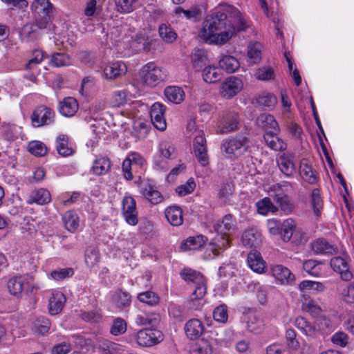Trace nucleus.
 <instances>
[{
    "mask_svg": "<svg viewBox=\"0 0 354 354\" xmlns=\"http://www.w3.org/2000/svg\"><path fill=\"white\" fill-rule=\"evenodd\" d=\"M234 10L229 5L221 6L206 17L199 36L209 44H224L235 34V28L227 19V14Z\"/></svg>",
    "mask_w": 354,
    "mask_h": 354,
    "instance_id": "f257e3e1",
    "label": "nucleus"
},
{
    "mask_svg": "<svg viewBox=\"0 0 354 354\" xmlns=\"http://www.w3.org/2000/svg\"><path fill=\"white\" fill-rule=\"evenodd\" d=\"M250 140L246 132H241L234 136L224 139L221 149L226 157L236 160L243 156L250 149Z\"/></svg>",
    "mask_w": 354,
    "mask_h": 354,
    "instance_id": "f03ea898",
    "label": "nucleus"
},
{
    "mask_svg": "<svg viewBox=\"0 0 354 354\" xmlns=\"http://www.w3.org/2000/svg\"><path fill=\"white\" fill-rule=\"evenodd\" d=\"M180 275L183 280L194 286V290L190 295L191 299H202L207 292L206 280L204 276L191 268H184L180 271Z\"/></svg>",
    "mask_w": 354,
    "mask_h": 354,
    "instance_id": "7ed1b4c3",
    "label": "nucleus"
},
{
    "mask_svg": "<svg viewBox=\"0 0 354 354\" xmlns=\"http://www.w3.org/2000/svg\"><path fill=\"white\" fill-rule=\"evenodd\" d=\"M140 77L142 82L148 86L153 87L162 82L167 77L162 68L156 66L153 62L145 64L141 71Z\"/></svg>",
    "mask_w": 354,
    "mask_h": 354,
    "instance_id": "20e7f679",
    "label": "nucleus"
},
{
    "mask_svg": "<svg viewBox=\"0 0 354 354\" xmlns=\"http://www.w3.org/2000/svg\"><path fill=\"white\" fill-rule=\"evenodd\" d=\"M176 157L174 145L167 140L161 141L158 147V154L154 158V164L160 169L167 170L166 160Z\"/></svg>",
    "mask_w": 354,
    "mask_h": 354,
    "instance_id": "39448f33",
    "label": "nucleus"
},
{
    "mask_svg": "<svg viewBox=\"0 0 354 354\" xmlns=\"http://www.w3.org/2000/svg\"><path fill=\"white\" fill-rule=\"evenodd\" d=\"M163 340V334L156 328H145L139 330L136 335L137 343L141 346L149 347Z\"/></svg>",
    "mask_w": 354,
    "mask_h": 354,
    "instance_id": "423d86ee",
    "label": "nucleus"
},
{
    "mask_svg": "<svg viewBox=\"0 0 354 354\" xmlns=\"http://www.w3.org/2000/svg\"><path fill=\"white\" fill-rule=\"evenodd\" d=\"M218 127L222 134L230 133L241 129V123L238 113L230 111L219 120Z\"/></svg>",
    "mask_w": 354,
    "mask_h": 354,
    "instance_id": "0eeeda50",
    "label": "nucleus"
},
{
    "mask_svg": "<svg viewBox=\"0 0 354 354\" xmlns=\"http://www.w3.org/2000/svg\"><path fill=\"white\" fill-rule=\"evenodd\" d=\"M145 162V159L138 153H130L123 161L122 166L124 178L128 180H132L133 178V171H136L142 168Z\"/></svg>",
    "mask_w": 354,
    "mask_h": 354,
    "instance_id": "6e6552de",
    "label": "nucleus"
},
{
    "mask_svg": "<svg viewBox=\"0 0 354 354\" xmlns=\"http://www.w3.org/2000/svg\"><path fill=\"white\" fill-rule=\"evenodd\" d=\"M122 214L125 221L135 226L138 223V212L135 199L131 196H125L122 201Z\"/></svg>",
    "mask_w": 354,
    "mask_h": 354,
    "instance_id": "1a4fd4ad",
    "label": "nucleus"
},
{
    "mask_svg": "<svg viewBox=\"0 0 354 354\" xmlns=\"http://www.w3.org/2000/svg\"><path fill=\"white\" fill-rule=\"evenodd\" d=\"M277 166L281 172L288 178H292L297 171L295 163V155L291 153H281L276 159Z\"/></svg>",
    "mask_w": 354,
    "mask_h": 354,
    "instance_id": "9d476101",
    "label": "nucleus"
},
{
    "mask_svg": "<svg viewBox=\"0 0 354 354\" xmlns=\"http://www.w3.org/2000/svg\"><path fill=\"white\" fill-rule=\"evenodd\" d=\"M194 154L201 164L205 166L208 164L207 149L206 146V139L203 133L201 131L196 132L193 143Z\"/></svg>",
    "mask_w": 354,
    "mask_h": 354,
    "instance_id": "9b49d317",
    "label": "nucleus"
},
{
    "mask_svg": "<svg viewBox=\"0 0 354 354\" xmlns=\"http://www.w3.org/2000/svg\"><path fill=\"white\" fill-rule=\"evenodd\" d=\"M54 112L50 108L39 106L34 110L31 115L32 124L35 127L48 125L52 122Z\"/></svg>",
    "mask_w": 354,
    "mask_h": 354,
    "instance_id": "f8f14e48",
    "label": "nucleus"
},
{
    "mask_svg": "<svg viewBox=\"0 0 354 354\" xmlns=\"http://www.w3.org/2000/svg\"><path fill=\"white\" fill-rule=\"evenodd\" d=\"M243 88V82L239 77L231 76L226 79L221 85V95L230 99L239 93Z\"/></svg>",
    "mask_w": 354,
    "mask_h": 354,
    "instance_id": "ddd939ff",
    "label": "nucleus"
},
{
    "mask_svg": "<svg viewBox=\"0 0 354 354\" xmlns=\"http://www.w3.org/2000/svg\"><path fill=\"white\" fill-rule=\"evenodd\" d=\"M348 259V257L345 256L333 257L330 260V266L334 271L339 272L344 281H350L353 278V274L349 270Z\"/></svg>",
    "mask_w": 354,
    "mask_h": 354,
    "instance_id": "4468645a",
    "label": "nucleus"
},
{
    "mask_svg": "<svg viewBox=\"0 0 354 354\" xmlns=\"http://www.w3.org/2000/svg\"><path fill=\"white\" fill-rule=\"evenodd\" d=\"M310 248L315 254L333 255L337 252L336 245L324 238H319L312 241Z\"/></svg>",
    "mask_w": 354,
    "mask_h": 354,
    "instance_id": "2eb2a0df",
    "label": "nucleus"
},
{
    "mask_svg": "<svg viewBox=\"0 0 354 354\" xmlns=\"http://www.w3.org/2000/svg\"><path fill=\"white\" fill-rule=\"evenodd\" d=\"M295 325L309 340L317 338L319 334L318 329L303 317H297Z\"/></svg>",
    "mask_w": 354,
    "mask_h": 354,
    "instance_id": "dca6fc26",
    "label": "nucleus"
},
{
    "mask_svg": "<svg viewBox=\"0 0 354 354\" xmlns=\"http://www.w3.org/2000/svg\"><path fill=\"white\" fill-rule=\"evenodd\" d=\"M135 322L139 326L155 328L160 322V315L155 312L149 313H140L136 316Z\"/></svg>",
    "mask_w": 354,
    "mask_h": 354,
    "instance_id": "f3484780",
    "label": "nucleus"
},
{
    "mask_svg": "<svg viewBox=\"0 0 354 354\" xmlns=\"http://www.w3.org/2000/svg\"><path fill=\"white\" fill-rule=\"evenodd\" d=\"M216 233L229 234L236 229L233 216L230 214L225 215L221 219L218 220L213 226Z\"/></svg>",
    "mask_w": 354,
    "mask_h": 354,
    "instance_id": "a211bd4d",
    "label": "nucleus"
},
{
    "mask_svg": "<svg viewBox=\"0 0 354 354\" xmlns=\"http://www.w3.org/2000/svg\"><path fill=\"white\" fill-rule=\"evenodd\" d=\"M209 244L212 252L218 255L230 246L229 234L217 233Z\"/></svg>",
    "mask_w": 354,
    "mask_h": 354,
    "instance_id": "6ab92c4d",
    "label": "nucleus"
},
{
    "mask_svg": "<svg viewBox=\"0 0 354 354\" xmlns=\"http://www.w3.org/2000/svg\"><path fill=\"white\" fill-rule=\"evenodd\" d=\"M202 322L198 319L189 320L185 326V332L188 338L194 339L199 337L204 331Z\"/></svg>",
    "mask_w": 354,
    "mask_h": 354,
    "instance_id": "aec40b11",
    "label": "nucleus"
},
{
    "mask_svg": "<svg viewBox=\"0 0 354 354\" xmlns=\"http://www.w3.org/2000/svg\"><path fill=\"white\" fill-rule=\"evenodd\" d=\"M130 47L136 53L149 52L151 50V41L147 35L138 34L130 41Z\"/></svg>",
    "mask_w": 354,
    "mask_h": 354,
    "instance_id": "412c9836",
    "label": "nucleus"
},
{
    "mask_svg": "<svg viewBox=\"0 0 354 354\" xmlns=\"http://www.w3.org/2000/svg\"><path fill=\"white\" fill-rule=\"evenodd\" d=\"M272 276L281 283H288L294 280V275L290 270L282 265H275L272 267Z\"/></svg>",
    "mask_w": 354,
    "mask_h": 354,
    "instance_id": "4be33fe9",
    "label": "nucleus"
},
{
    "mask_svg": "<svg viewBox=\"0 0 354 354\" xmlns=\"http://www.w3.org/2000/svg\"><path fill=\"white\" fill-rule=\"evenodd\" d=\"M66 301V297L62 292L59 291L53 292L49 299L48 308L50 313L53 315L58 314L62 310Z\"/></svg>",
    "mask_w": 354,
    "mask_h": 354,
    "instance_id": "5701e85b",
    "label": "nucleus"
},
{
    "mask_svg": "<svg viewBox=\"0 0 354 354\" xmlns=\"http://www.w3.org/2000/svg\"><path fill=\"white\" fill-rule=\"evenodd\" d=\"M127 66L122 62H115L106 66L104 69V75L106 79H115L120 75L125 73Z\"/></svg>",
    "mask_w": 354,
    "mask_h": 354,
    "instance_id": "b1692460",
    "label": "nucleus"
},
{
    "mask_svg": "<svg viewBox=\"0 0 354 354\" xmlns=\"http://www.w3.org/2000/svg\"><path fill=\"white\" fill-rule=\"evenodd\" d=\"M165 217L173 226H180L183 223V211L178 206H170L165 209Z\"/></svg>",
    "mask_w": 354,
    "mask_h": 354,
    "instance_id": "393cba45",
    "label": "nucleus"
},
{
    "mask_svg": "<svg viewBox=\"0 0 354 354\" xmlns=\"http://www.w3.org/2000/svg\"><path fill=\"white\" fill-rule=\"evenodd\" d=\"M248 264L249 267L257 273H261L265 268L264 261L261 253L257 250H252L248 255Z\"/></svg>",
    "mask_w": 354,
    "mask_h": 354,
    "instance_id": "a878e982",
    "label": "nucleus"
},
{
    "mask_svg": "<svg viewBox=\"0 0 354 354\" xmlns=\"http://www.w3.org/2000/svg\"><path fill=\"white\" fill-rule=\"evenodd\" d=\"M207 239L203 235L189 236L182 242L181 249L186 250H196L200 249L206 242Z\"/></svg>",
    "mask_w": 354,
    "mask_h": 354,
    "instance_id": "bb28decb",
    "label": "nucleus"
},
{
    "mask_svg": "<svg viewBox=\"0 0 354 354\" xmlns=\"http://www.w3.org/2000/svg\"><path fill=\"white\" fill-rule=\"evenodd\" d=\"M241 241L245 247H257L261 242V234L255 229H248L243 232Z\"/></svg>",
    "mask_w": 354,
    "mask_h": 354,
    "instance_id": "cd10ccee",
    "label": "nucleus"
},
{
    "mask_svg": "<svg viewBox=\"0 0 354 354\" xmlns=\"http://www.w3.org/2000/svg\"><path fill=\"white\" fill-rule=\"evenodd\" d=\"M300 175L302 178L310 184H315L317 181L316 172L313 169L312 167L308 164L306 159H303L300 162Z\"/></svg>",
    "mask_w": 354,
    "mask_h": 354,
    "instance_id": "c85d7f7f",
    "label": "nucleus"
},
{
    "mask_svg": "<svg viewBox=\"0 0 354 354\" xmlns=\"http://www.w3.org/2000/svg\"><path fill=\"white\" fill-rule=\"evenodd\" d=\"M31 7L35 15H51L54 9L53 3L49 0H35Z\"/></svg>",
    "mask_w": 354,
    "mask_h": 354,
    "instance_id": "c756f323",
    "label": "nucleus"
},
{
    "mask_svg": "<svg viewBox=\"0 0 354 354\" xmlns=\"http://www.w3.org/2000/svg\"><path fill=\"white\" fill-rule=\"evenodd\" d=\"M272 198L278 204L281 211L285 214H290L292 212L294 206L289 196L283 193H275Z\"/></svg>",
    "mask_w": 354,
    "mask_h": 354,
    "instance_id": "7c9ffc66",
    "label": "nucleus"
},
{
    "mask_svg": "<svg viewBox=\"0 0 354 354\" xmlns=\"http://www.w3.org/2000/svg\"><path fill=\"white\" fill-rule=\"evenodd\" d=\"M193 68L196 71H201L207 67L208 59L205 53L201 50H195L191 55Z\"/></svg>",
    "mask_w": 354,
    "mask_h": 354,
    "instance_id": "2f4dec72",
    "label": "nucleus"
},
{
    "mask_svg": "<svg viewBox=\"0 0 354 354\" xmlns=\"http://www.w3.org/2000/svg\"><path fill=\"white\" fill-rule=\"evenodd\" d=\"M50 201V194L45 189H39L33 192L28 200V204L37 203L38 205L47 204Z\"/></svg>",
    "mask_w": 354,
    "mask_h": 354,
    "instance_id": "473e14b6",
    "label": "nucleus"
},
{
    "mask_svg": "<svg viewBox=\"0 0 354 354\" xmlns=\"http://www.w3.org/2000/svg\"><path fill=\"white\" fill-rule=\"evenodd\" d=\"M165 95L169 102L179 104L183 101L185 93L180 87L172 86L165 89Z\"/></svg>",
    "mask_w": 354,
    "mask_h": 354,
    "instance_id": "72a5a7b5",
    "label": "nucleus"
},
{
    "mask_svg": "<svg viewBox=\"0 0 354 354\" xmlns=\"http://www.w3.org/2000/svg\"><path fill=\"white\" fill-rule=\"evenodd\" d=\"M78 315L83 321L91 324L100 323L102 320V311L98 308L90 310H80Z\"/></svg>",
    "mask_w": 354,
    "mask_h": 354,
    "instance_id": "f704fd0d",
    "label": "nucleus"
},
{
    "mask_svg": "<svg viewBox=\"0 0 354 354\" xmlns=\"http://www.w3.org/2000/svg\"><path fill=\"white\" fill-rule=\"evenodd\" d=\"M220 69L225 71L227 73H234L239 69V61L233 56L225 55L219 60Z\"/></svg>",
    "mask_w": 354,
    "mask_h": 354,
    "instance_id": "c9c22d12",
    "label": "nucleus"
},
{
    "mask_svg": "<svg viewBox=\"0 0 354 354\" xmlns=\"http://www.w3.org/2000/svg\"><path fill=\"white\" fill-rule=\"evenodd\" d=\"M223 73L218 68L214 66L205 67L203 71V78L204 81L209 84H213L221 80Z\"/></svg>",
    "mask_w": 354,
    "mask_h": 354,
    "instance_id": "e433bc0d",
    "label": "nucleus"
},
{
    "mask_svg": "<svg viewBox=\"0 0 354 354\" xmlns=\"http://www.w3.org/2000/svg\"><path fill=\"white\" fill-rule=\"evenodd\" d=\"M111 168V162L106 157H98L94 162L92 167V171L95 175L100 176L105 174Z\"/></svg>",
    "mask_w": 354,
    "mask_h": 354,
    "instance_id": "4c0bfd02",
    "label": "nucleus"
},
{
    "mask_svg": "<svg viewBox=\"0 0 354 354\" xmlns=\"http://www.w3.org/2000/svg\"><path fill=\"white\" fill-rule=\"evenodd\" d=\"M243 321L246 323V328L248 331L258 333L261 328V322L257 318L252 312H249L244 315Z\"/></svg>",
    "mask_w": 354,
    "mask_h": 354,
    "instance_id": "58836bf2",
    "label": "nucleus"
},
{
    "mask_svg": "<svg viewBox=\"0 0 354 354\" xmlns=\"http://www.w3.org/2000/svg\"><path fill=\"white\" fill-rule=\"evenodd\" d=\"M142 194L152 205L159 204L164 200V197L161 193L151 185L142 188Z\"/></svg>",
    "mask_w": 354,
    "mask_h": 354,
    "instance_id": "ea45409f",
    "label": "nucleus"
},
{
    "mask_svg": "<svg viewBox=\"0 0 354 354\" xmlns=\"http://www.w3.org/2000/svg\"><path fill=\"white\" fill-rule=\"evenodd\" d=\"M256 206L258 212L262 215H267L269 212L275 213L278 211V207L272 203L269 197H265L257 202Z\"/></svg>",
    "mask_w": 354,
    "mask_h": 354,
    "instance_id": "a19ab883",
    "label": "nucleus"
},
{
    "mask_svg": "<svg viewBox=\"0 0 354 354\" xmlns=\"http://www.w3.org/2000/svg\"><path fill=\"white\" fill-rule=\"evenodd\" d=\"M113 299L115 306L120 309L129 307L131 302V297L129 293L121 290H117L115 292Z\"/></svg>",
    "mask_w": 354,
    "mask_h": 354,
    "instance_id": "79ce46f5",
    "label": "nucleus"
},
{
    "mask_svg": "<svg viewBox=\"0 0 354 354\" xmlns=\"http://www.w3.org/2000/svg\"><path fill=\"white\" fill-rule=\"evenodd\" d=\"M299 287L301 291L308 292L313 294L322 292L325 288V286L322 283L309 280H304L301 281Z\"/></svg>",
    "mask_w": 354,
    "mask_h": 354,
    "instance_id": "37998d69",
    "label": "nucleus"
},
{
    "mask_svg": "<svg viewBox=\"0 0 354 354\" xmlns=\"http://www.w3.org/2000/svg\"><path fill=\"white\" fill-rule=\"evenodd\" d=\"M137 298L140 302L150 306H157L160 300L158 295L151 290L139 293Z\"/></svg>",
    "mask_w": 354,
    "mask_h": 354,
    "instance_id": "c03bdc74",
    "label": "nucleus"
},
{
    "mask_svg": "<svg viewBox=\"0 0 354 354\" xmlns=\"http://www.w3.org/2000/svg\"><path fill=\"white\" fill-rule=\"evenodd\" d=\"M158 33L161 39L167 43H173L177 38V34L171 26L165 24L160 25Z\"/></svg>",
    "mask_w": 354,
    "mask_h": 354,
    "instance_id": "a18cd8bd",
    "label": "nucleus"
},
{
    "mask_svg": "<svg viewBox=\"0 0 354 354\" xmlns=\"http://www.w3.org/2000/svg\"><path fill=\"white\" fill-rule=\"evenodd\" d=\"M231 14L234 15V23L236 26L232 24L235 28V32L236 31H242L246 30L250 26V21H249L245 16H243L238 10L234 7V10L230 12Z\"/></svg>",
    "mask_w": 354,
    "mask_h": 354,
    "instance_id": "49530a36",
    "label": "nucleus"
},
{
    "mask_svg": "<svg viewBox=\"0 0 354 354\" xmlns=\"http://www.w3.org/2000/svg\"><path fill=\"white\" fill-rule=\"evenodd\" d=\"M24 280L22 277H16L10 279L7 283L9 292L15 296H19L23 291Z\"/></svg>",
    "mask_w": 354,
    "mask_h": 354,
    "instance_id": "de8ad7c7",
    "label": "nucleus"
},
{
    "mask_svg": "<svg viewBox=\"0 0 354 354\" xmlns=\"http://www.w3.org/2000/svg\"><path fill=\"white\" fill-rule=\"evenodd\" d=\"M279 131H268L266 132L263 135V138L266 145L274 150H279L281 149V140L277 137V133Z\"/></svg>",
    "mask_w": 354,
    "mask_h": 354,
    "instance_id": "09e8293b",
    "label": "nucleus"
},
{
    "mask_svg": "<svg viewBox=\"0 0 354 354\" xmlns=\"http://www.w3.org/2000/svg\"><path fill=\"white\" fill-rule=\"evenodd\" d=\"M311 205L315 214L319 217L323 208V200L318 189H313L312 191Z\"/></svg>",
    "mask_w": 354,
    "mask_h": 354,
    "instance_id": "8fccbe9b",
    "label": "nucleus"
},
{
    "mask_svg": "<svg viewBox=\"0 0 354 354\" xmlns=\"http://www.w3.org/2000/svg\"><path fill=\"white\" fill-rule=\"evenodd\" d=\"M295 227L296 225L292 219H287L283 223L280 234L283 241L287 242L290 240Z\"/></svg>",
    "mask_w": 354,
    "mask_h": 354,
    "instance_id": "3c124183",
    "label": "nucleus"
},
{
    "mask_svg": "<svg viewBox=\"0 0 354 354\" xmlns=\"http://www.w3.org/2000/svg\"><path fill=\"white\" fill-rule=\"evenodd\" d=\"M212 353L211 344L204 339L198 341L191 351V354H212Z\"/></svg>",
    "mask_w": 354,
    "mask_h": 354,
    "instance_id": "603ef678",
    "label": "nucleus"
},
{
    "mask_svg": "<svg viewBox=\"0 0 354 354\" xmlns=\"http://www.w3.org/2000/svg\"><path fill=\"white\" fill-rule=\"evenodd\" d=\"M214 319L219 323L225 324L228 319L227 306L225 304H220L213 311Z\"/></svg>",
    "mask_w": 354,
    "mask_h": 354,
    "instance_id": "864d4df0",
    "label": "nucleus"
},
{
    "mask_svg": "<svg viewBox=\"0 0 354 354\" xmlns=\"http://www.w3.org/2000/svg\"><path fill=\"white\" fill-rule=\"evenodd\" d=\"M100 258V252L94 247H88L85 252V262L89 267H92L99 262Z\"/></svg>",
    "mask_w": 354,
    "mask_h": 354,
    "instance_id": "5fc2aeb1",
    "label": "nucleus"
},
{
    "mask_svg": "<svg viewBox=\"0 0 354 354\" xmlns=\"http://www.w3.org/2000/svg\"><path fill=\"white\" fill-rule=\"evenodd\" d=\"M118 12L121 13H129L135 8V4L138 0H114Z\"/></svg>",
    "mask_w": 354,
    "mask_h": 354,
    "instance_id": "6e6d98bb",
    "label": "nucleus"
},
{
    "mask_svg": "<svg viewBox=\"0 0 354 354\" xmlns=\"http://www.w3.org/2000/svg\"><path fill=\"white\" fill-rule=\"evenodd\" d=\"M33 324L35 331L41 335H44L47 333L50 326L49 319L44 317H38Z\"/></svg>",
    "mask_w": 354,
    "mask_h": 354,
    "instance_id": "4d7b16f0",
    "label": "nucleus"
},
{
    "mask_svg": "<svg viewBox=\"0 0 354 354\" xmlns=\"http://www.w3.org/2000/svg\"><path fill=\"white\" fill-rule=\"evenodd\" d=\"M322 263L315 260L309 259L303 263L304 271L313 276H319L321 272L320 266Z\"/></svg>",
    "mask_w": 354,
    "mask_h": 354,
    "instance_id": "13d9d810",
    "label": "nucleus"
},
{
    "mask_svg": "<svg viewBox=\"0 0 354 354\" xmlns=\"http://www.w3.org/2000/svg\"><path fill=\"white\" fill-rule=\"evenodd\" d=\"M28 151L36 156H44L47 153V147L41 142L33 141L29 144Z\"/></svg>",
    "mask_w": 354,
    "mask_h": 354,
    "instance_id": "bf43d9fd",
    "label": "nucleus"
},
{
    "mask_svg": "<svg viewBox=\"0 0 354 354\" xmlns=\"http://www.w3.org/2000/svg\"><path fill=\"white\" fill-rule=\"evenodd\" d=\"M37 28L32 24H26L23 27V39L26 41H32L37 39Z\"/></svg>",
    "mask_w": 354,
    "mask_h": 354,
    "instance_id": "052dcab7",
    "label": "nucleus"
},
{
    "mask_svg": "<svg viewBox=\"0 0 354 354\" xmlns=\"http://www.w3.org/2000/svg\"><path fill=\"white\" fill-rule=\"evenodd\" d=\"M35 22L33 24L38 30L47 28L52 21L51 15H35Z\"/></svg>",
    "mask_w": 354,
    "mask_h": 354,
    "instance_id": "680f3d73",
    "label": "nucleus"
},
{
    "mask_svg": "<svg viewBox=\"0 0 354 354\" xmlns=\"http://www.w3.org/2000/svg\"><path fill=\"white\" fill-rule=\"evenodd\" d=\"M248 56L251 62L256 64L259 62L261 58V45L256 43L248 47Z\"/></svg>",
    "mask_w": 354,
    "mask_h": 354,
    "instance_id": "e2e57ef3",
    "label": "nucleus"
},
{
    "mask_svg": "<svg viewBox=\"0 0 354 354\" xmlns=\"http://www.w3.org/2000/svg\"><path fill=\"white\" fill-rule=\"evenodd\" d=\"M297 334L295 330L292 328H288L286 332V340L287 346L290 349L297 350L300 344L299 341L296 339Z\"/></svg>",
    "mask_w": 354,
    "mask_h": 354,
    "instance_id": "0e129e2a",
    "label": "nucleus"
},
{
    "mask_svg": "<svg viewBox=\"0 0 354 354\" xmlns=\"http://www.w3.org/2000/svg\"><path fill=\"white\" fill-rule=\"evenodd\" d=\"M195 187V181L194 178H190L185 184L177 187L176 192L179 196H183L192 193Z\"/></svg>",
    "mask_w": 354,
    "mask_h": 354,
    "instance_id": "69168bd1",
    "label": "nucleus"
},
{
    "mask_svg": "<svg viewBox=\"0 0 354 354\" xmlns=\"http://www.w3.org/2000/svg\"><path fill=\"white\" fill-rule=\"evenodd\" d=\"M304 309L313 317H320L322 313L321 307L313 300L304 304Z\"/></svg>",
    "mask_w": 354,
    "mask_h": 354,
    "instance_id": "338daca9",
    "label": "nucleus"
},
{
    "mask_svg": "<svg viewBox=\"0 0 354 354\" xmlns=\"http://www.w3.org/2000/svg\"><path fill=\"white\" fill-rule=\"evenodd\" d=\"M266 354H292V352L282 344H272L266 348Z\"/></svg>",
    "mask_w": 354,
    "mask_h": 354,
    "instance_id": "774afa93",
    "label": "nucleus"
}]
</instances>
